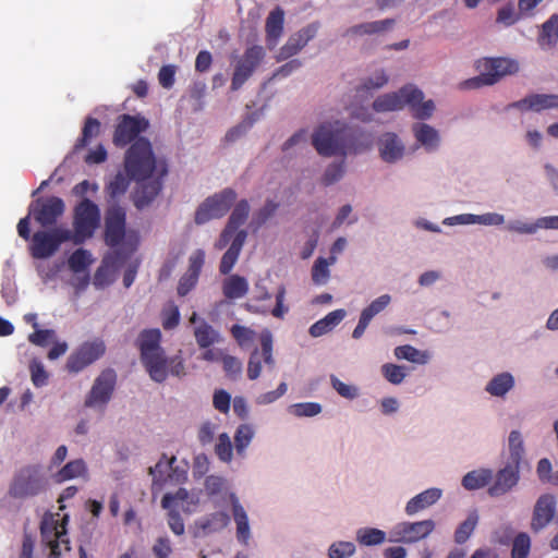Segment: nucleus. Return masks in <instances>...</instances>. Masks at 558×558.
Listing matches in <instances>:
<instances>
[{
    "label": "nucleus",
    "mask_w": 558,
    "mask_h": 558,
    "mask_svg": "<svg viewBox=\"0 0 558 558\" xmlns=\"http://www.w3.org/2000/svg\"><path fill=\"white\" fill-rule=\"evenodd\" d=\"M404 109H408L415 120L410 126L415 147L426 154L438 153L444 145V136L438 128L428 122L437 112V102L427 97L414 83H407L396 90L377 96L372 104V109L353 105L350 108V114L363 122H371L374 120V112H400Z\"/></svg>",
    "instance_id": "f257e3e1"
},
{
    "label": "nucleus",
    "mask_w": 558,
    "mask_h": 558,
    "mask_svg": "<svg viewBox=\"0 0 558 558\" xmlns=\"http://www.w3.org/2000/svg\"><path fill=\"white\" fill-rule=\"evenodd\" d=\"M156 160L151 144L141 137L128 149L124 158L123 173H118L108 184V191L112 197L124 194L130 181L135 183L134 204L143 208L150 204L161 189L160 180L154 175Z\"/></svg>",
    "instance_id": "f03ea898"
},
{
    "label": "nucleus",
    "mask_w": 558,
    "mask_h": 558,
    "mask_svg": "<svg viewBox=\"0 0 558 558\" xmlns=\"http://www.w3.org/2000/svg\"><path fill=\"white\" fill-rule=\"evenodd\" d=\"M204 488L216 508H230L235 525V538L241 545H248L253 537L248 512L230 481L220 475H209L204 481Z\"/></svg>",
    "instance_id": "7ed1b4c3"
},
{
    "label": "nucleus",
    "mask_w": 558,
    "mask_h": 558,
    "mask_svg": "<svg viewBox=\"0 0 558 558\" xmlns=\"http://www.w3.org/2000/svg\"><path fill=\"white\" fill-rule=\"evenodd\" d=\"M77 494L76 486L65 487L58 497L59 511L47 512L40 523L43 547L48 551V558H61L70 550V542L66 532L69 515L62 511L65 501Z\"/></svg>",
    "instance_id": "20e7f679"
},
{
    "label": "nucleus",
    "mask_w": 558,
    "mask_h": 558,
    "mask_svg": "<svg viewBox=\"0 0 558 558\" xmlns=\"http://www.w3.org/2000/svg\"><path fill=\"white\" fill-rule=\"evenodd\" d=\"M96 258L93 253L86 248H76L66 258L65 263H53L51 265L40 264L37 271L40 279L48 283L56 280L61 270L66 267L71 274L69 284L74 289L76 294L84 292L90 283V267Z\"/></svg>",
    "instance_id": "39448f33"
},
{
    "label": "nucleus",
    "mask_w": 558,
    "mask_h": 558,
    "mask_svg": "<svg viewBox=\"0 0 558 558\" xmlns=\"http://www.w3.org/2000/svg\"><path fill=\"white\" fill-rule=\"evenodd\" d=\"M161 332L159 329L144 330L140 335V349L142 362L150 378L157 383L166 380L168 376V361L160 347Z\"/></svg>",
    "instance_id": "423d86ee"
},
{
    "label": "nucleus",
    "mask_w": 558,
    "mask_h": 558,
    "mask_svg": "<svg viewBox=\"0 0 558 558\" xmlns=\"http://www.w3.org/2000/svg\"><path fill=\"white\" fill-rule=\"evenodd\" d=\"M161 332L159 329L144 330L140 335V349L142 362L150 378L157 383L166 380L168 376V361L160 347Z\"/></svg>",
    "instance_id": "0eeeda50"
},
{
    "label": "nucleus",
    "mask_w": 558,
    "mask_h": 558,
    "mask_svg": "<svg viewBox=\"0 0 558 558\" xmlns=\"http://www.w3.org/2000/svg\"><path fill=\"white\" fill-rule=\"evenodd\" d=\"M312 144L320 156H345L347 123L340 120L322 123L312 134Z\"/></svg>",
    "instance_id": "6e6552de"
},
{
    "label": "nucleus",
    "mask_w": 558,
    "mask_h": 558,
    "mask_svg": "<svg viewBox=\"0 0 558 558\" xmlns=\"http://www.w3.org/2000/svg\"><path fill=\"white\" fill-rule=\"evenodd\" d=\"M125 211L119 206H111L106 215V242L110 246H120L121 250L132 253L140 243V235L135 231H125Z\"/></svg>",
    "instance_id": "1a4fd4ad"
},
{
    "label": "nucleus",
    "mask_w": 558,
    "mask_h": 558,
    "mask_svg": "<svg viewBox=\"0 0 558 558\" xmlns=\"http://www.w3.org/2000/svg\"><path fill=\"white\" fill-rule=\"evenodd\" d=\"M480 75L473 81L476 86H490L501 78L519 72L520 63L517 59L509 57L482 58L475 63Z\"/></svg>",
    "instance_id": "9d476101"
},
{
    "label": "nucleus",
    "mask_w": 558,
    "mask_h": 558,
    "mask_svg": "<svg viewBox=\"0 0 558 558\" xmlns=\"http://www.w3.org/2000/svg\"><path fill=\"white\" fill-rule=\"evenodd\" d=\"M287 289L284 286H279L276 292V306L270 311L269 306L264 304L265 301H269L271 294L267 289L263 279L256 280L254 283L253 298L247 301L244 305L246 311L254 314H268L276 318H283L289 312V306L286 304Z\"/></svg>",
    "instance_id": "9b49d317"
},
{
    "label": "nucleus",
    "mask_w": 558,
    "mask_h": 558,
    "mask_svg": "<svg viewBox=\"0 0 558 558\" xmlns=\"http://www.w3.org/2000/svg\"><path fill=\"white\" fill-rule=\"evenodd\" d=\"M436 522L428 518L418 521H399L389 530V542L401 544H415L432 535Z\"/></svg>",
    "instance_id": "f8f14e48"
},
{
    "label": "nucleus",
    "mask_w": 558,
    "mask_h": 558,
    "mask_svg": "<svg viewBox=\"0 0 558 558\" xmlns=\"http://www.w3.org/2000/svg\"><path fill=\"white\" fill-rule=\"evenodd\" d=\"M236 194L231 189H225L205 198L197 207L194 216L196 225L223 217L234 203Z\"/></svg>",
    "instance_id": "ddd939ff"
},
{
    "label": "nucleus",
    "mask_w": 558,
    "mask_h": 558,
    "mask_svg": "<svg viewBox=\"0 0 558 558\" xmlns=\"http://www.w3.org/2000/svg\"><path fill=\"white\" fill-rule=\"evenodd\" d=\"M100 213L97 205L88 199L82 201L75 208L74 231L71 241L81 244L92 238L95 230L99 227Z\"/></svg>",
    "instance_id": "4468645a"
},
{
    "label": "nucleus",
    "mask_w": 558,
    "mask_h": 558,
    "mask_svg": "<svg viewBox=\"0 0 558 558\" xmlns=\"http://www.w3.org/2000/svg\"><path fill=\"white\" fill-rule=\"evenodd\" d=\"M105 352L106 343L101 338L88 339L69 355L65 367L68 372L77 374L102 357Z\"/></svg>",
    "instance_id": "2eb2a0df"
},
{
    "label": "nucleus",
    "mask_w": 558,
    "mask_h": 558,
    "mask_svg": "<svg viewBox=\"0 0 558 558\" xmlns=\"http://www.w3.org/2000/svg\"><path fill=\"white\" fill-rule=\"evenodd\" d=\"M116 374L111 369L101 372L94 380L90 390L85 397L84 405L94 411L104 412L110 402L114 386Z\"/></svg>",
    "instance_id": "dca6fc26"
},
{
    "label": "nucleus",
    "mask_w": 558,
    "mask_h": 558,
    "mask_svg": "<svg viewBox=\"0 0 558 558\" xmlns=\"http://www.w3.org/2000/svg\"><path fill=\"white\" fill-rule=\"evenodd\" d=\"M72 231L58 227L48 231H38L33 235L32 254L35 258H48L63 242L71 241Z\"/></svg>",
    "instance_id": "f3484780"
},
{
    "label": "nucleus",
    "mask_w": 558,
    "mask_h": 558,
    "mask_svg": "<svg viewBox=\"0 0 558 558\" xmlns=\"http://www.w3.org/2000/svg\"><path fill=\"white\" fill-rule=\"evenodd\" d=\"M43 488V475L39 466L27 465L14 475L9 493L14 498H27L39 494Z\"/></svg>",
    "instance_id": "a211bd4d"
},
{
    "label": "nucleus",
    "mask_w": 558,
    "mask_h": 558,
    "mask_svg": "<svg viewBox=\"0 0 558 558\" xmlns=\"http://www.w3.org/2000/svg\"><path fill=\"white\" fill-rule=\"evenodd\" d=\"M376 146L380 160L387 165H398L408 155L405 141L395 131L383 132L376 141Z\"/></svg>",
    "instance_id": "6ab92c4d"
},
{
    "label": "nucleus",
    "mask_w": 558,
    "mask_h": 558,
    "mask_svg": "<svg viewBox=\"0 0 558 558\" xmlns=\"http://www.w3.org/2000/svg\"><path fill=\"white\" fill-rule=\"evenodd\" d=\"M122 252L114 251L104 256L90 281L95 289L105 290L116 282L124 264Z\"/></svg>",
    "instance_id": "aec40b11"
},
{
    "label": "nucleus",
    "mask_w": 558,
    "mask_h": 558,
    "mask_svg": "<svg viewBox=\"0 0 558 558\" xmlns=\"http://www.w3.org/2000/svg\"><path fill=\"white\" fill-rule=\"evenodd\" d=\"M177 462L175 457L163 456L154 468H150V474L153 475V494L159 489L158 484L161 482H171L174 484L183 483L187 477V466L174 465Z\"/></svg>",
    "instance_id": "412c9836"
},
{
    "label": "nucleus",
    "mask_w": 558,
    "mask_h": 558,
    "mask_svg": "<svg viewBox=\"0 0 558 558\" xmlns=\"http://www.w3.org/2000/svg\"><path fill=\"white\" fill-rule=\"evenodd\" d=\"M149 128V121L141 114H122L116 125L113 143L117 146H125L136 138L137 135Z\"/></svg>",
    "instance_id": "4be33fe9"
},
{
    "label": "nucleus",
    "mask_w": 558,
    "mask_h": 558,
    "mask_svg": "<svg viewBox=\"0 0 558 558\" xmlns=\"http://www.w3.org/2000/svg\"><path fill=\"white\" fill-rule=\"evenodd\" d=\"M265 56L266 51L262 46H252L245 50L236 62L231 83L232 89H239L248 80Z\"/></svg>",
    "instance_id": "5701e85b"
},
{
    "label": "nucleus",
    "mask_w": 558,
    "mask_h": 558,
    "mask_svg": "<svg viewBox=\"0 0 558 558\" xmlns=\"http://www.w3.org/2000/svg\"><path fill=\"white\" fill-rule=\"evenodd\" d=\"M201 504L202 494L196 489L178 488L173 493H166L161 499V507L163 509L181 510L187 514L196 512Z\"/></svg>",
    "instance_id": "b1692460"
},
{
    "label": "nucleus",
    "mask_w": 558,
    "mask_h": 558,
    "mask_svg": "<svg viewBox=\"0 0 558 558\" xmlns=\"http://www.w3.org/2000/svg\"><path fill=\"white\" fill-rule=\"evenodd\" d=\"M260 350H254L250 356L247 363V377L251 380L257 379L263 369V363L269 368L275 365V359L272 355V335L269 330H264L259 337Z\"/></svg>",
    "instance_id": "393cba45"
},
{
    "label": "nucleus",
    "mask_w": 558,
    "mask_h": 558,
    "mask_svg": "<svg viewBox=\"0 0 558 558\" xmlns=\"http://www.w3.org/2000/svg\"><path fill=\"white\" fill-rule=\"evenodd\" d=\"M441 223L446 227L456 226H483L501 227L506 225V216L497 211H487L483 214L463 213L442 219Z\"/></svg>",
    "instance_id": "a878e982"
},
{
    "label": "nucleus",
    "mask_w": 558,
    "mask_h": 558,
    "mask_svg": "<svg viewBox=\"0 0 558 558\" xmlns=\"http://www.w3.org/2000/svg\"><path fill=\"white\" fill-rule=\"evenodd\" d=\"M444 497V489L437 486H430L424 490L411 496L403 506V511L408 517H415L434 506Z\"/></svg>",
    "instance_id": "bb28decb"
},
{
    "label": "nucleus",
    "mask_w": 558,
    "mask_h": 558,
    "mask_svg": "<svg viewBox=\"0 0 558 558\" xmlns=\"http://www.w3.org/2000/svg\"><path fill=\"white\" fill-rule=\"evenodd\" d=\"M318 28L317 23H311L292 34L278 50L276 60L283 61L298 54L316 36Z\"/></svg>",
    "instance_id": "cd10ccee"
},
{
    "label": "nucleus",
    "mask_w": 558,
    "mask_h": 558,
    "mask_svg": "<svg viewBox=\"0 0 558 558\" xmlns=\"http://www.w3.org/2000/svg\"><path fill=\"white\" fill-rule=\"evenodd\" d=\"M517 387V378L510 371L494 373L484 385V392L495 400H507Z\"/></svg>",
    "instance_id": "c85d7f7f"
},
{
    "label": "nucleus",
    "mask_w": 558,
    "mask_h": 558,
    "mask_svg": "<svg viewBox=\"0 0 558 558\" xmlns=\"http://www.w3.org/2000/svg\"><path fill=\"white\" fill-rule=\"evenodd\" d=\"M214 512L202 515L194 521L193 531L197 537L219 533L228 527L230 514L225 507L218 508Z\"/></svg>",
    "instance_id": "c756f323"
},
{
    "label": "nucleus",
    "mask_w": 558,
    "mask_h": 558,
    "mask_svg": "<svg viewBox=\"0 0 558 558\" xmlns=\"http://www.w3.org/2000/svg\"><path fill=\"white\" fill-rule=\"evenodd\" d=\"M520 481L519 466L507 464L493 476L492 484L488 487V495L494 498L505 496L510 493Z\"/></svg>",
    "instance_id": "7c9ffc66"
},
{
    "label": "nucleus",
    "mask_w": 558,
    "mask_h": 558,
    "mask_svg": "<svg viewBox=\"0 0 558 558\" xmlns=\"http://www.w3.org/2000/svg\"><path fill=\"white\" fill-rule=\"evenodd\" d=\"M63 211L64 203L58 197L36 201L29 207V215H33L35 220L44 227L54 223Z\"/></svg>",
    "instance_id": "2f4dec72"
},
{
    "label": "nucleus",
    "mask_w": 558,
    "mask_h": 558,
    "mask_svg": "<svg viewBox=\"0 0 558 558\" xmlns=\"http://www.w3.org/2000/svg\"><path fill=\"white\" fill-rule=\"evenodd\" d=\"M557 508V499L553 494L541 495L533 509L531 526L534 531L545 529L554 519Z\"/></svg>",
    "instance_id": "473e14b6"
},
{
    "label": "nucleus",
    "mask_w": 558,
    "mask_h": 558,
    "mask_svg": "<svg viewBox=\"0 0 558 558\" xmlns=\"http://www.w3.org/2000/svg\"><path fill=\"white\" fill-rule=\"evenodd\" d=\"M512 108L521 112H542L558 109L557 94H531L512 104Z\"/></svg>",
    "instance_id": "72a5a7b5"
},
{
    "label": "nucleus",
    "mask_w": 558,
    "mask_h": 558,
    "mask_svg": "<svg viewBox=\"0 0 558 558\" xmlns=\"http://www.w3.org/2000/svg\"><path fill=\"white\" fill-rule=\"evenodd\" d=\"M57 483H63L73 480L89 481V470L85 460L78 458L64 463L60 469L53 472L52 477Z\"/></svg>",
    "instance_id": "f704fd0d"
},
{
    "label": "nucleus",
    "mask_w": 558,
    "mask_h": 558,
    "mask_svg": "<svg viewBox=\"0 0 558 558\" xmlns=\"http://www.w3.org/2000/svg\"><path fill=\"white\" fill-rule=\"evenodd\" d=\"M190 322L196 325L194 337L199 348H208L220 342V333L205 320L199 319L196 313L192 314Z\"/></svg>",
    "instance_id": "c9c22d12"
},
{
    "label": "nucleus",
    "mask_w": 558,
    "mask_h": 558,
    "mask_svg": "<svg viewBox=\"0 0 558 558\" xmlns=\"http://www.w3.org/2000/svg\"><path fill=\"white\" fill-rule=\"evenodd\" d=\"M494 476L490 468H477L466 472L461 478V486L468 492H474L486 487Z\"/></svg>",
    "instance_id": "e433bc0d"
},
{
    "label": "nucleus",
    "mask_w": 558,
    "mask_h": 558,
    "mask_svg": "<svg viewBox=\"0 0 558 558\" xmlns=\"http://www.w3.org/2000/svg\"><path fill=\"white\" fill-rule=\"evenodd\" d=\"M284 12L280 8L272 10L266 20V44L269 49L277 46L283 33Z\"/></svg>",
    "instance_id": "4c0bfd02"
},
{
    "label": "nucleus",
    "mask_w": 558,
    "mask_h": 558,
    "mask_svg": "<svg viewBox=\"0 0 558 558\" xmlns=\"http://www.w3.org/2000/svg\"><path fill=\"white\" fill-rule=\"evenodd\" d=\"M347 317V311L343 308L335 310L325 317L314 323L308 332L313 338L322 337L330 332Z\"/></svg>",
    "instance_id": "58836bf2"
},
{
    "label": "nucleus",
    "mask_w": 558,
    "mask_h": 558,
    "mask_svg": "<svg viewBox=\"0 0 558 558\" xmlns=\"http://www.w3.org/2000/svg\"><path fill=\"white\" fill-rule=\"evenodd\" d=\"M256 436V426L250 422L239 424L234 432V449L238 456L244 457Z\"/></svg>",
    "instance_id": "ea45409f"
},
{
    "label": "nucleus",
    "mask_w": 558,
    "mask_h": 558,
    "mask_svg": "<svg viewBox=\"0 0 558 558\" xmlns=\"http://www.w3.org/2000/svg\"><path fill=\"white\" fill-rule=\"evenodd\" d=\"M335 257H317L311 268V279L315 286H326L331 278V268L336 264Z\"/></svg>",
    "instance_id": "a19ab883"
},
{
    "label": "nucleus",
    "mask_w": 558,
    "mask_h": 558,
    "mask_svg": "<svg viewBox=\"0 0 558 558\" xmlns=\"http://www.w3.org/2000/svg\"><path fill=\"white\" fill-rule=\"evenodd\" d=\"M558 40V14H553L541 25L537 44L542 50H549L555 47Z\"/></svg>",
    "instance_id": "79ce46f5"
},
{
    "label": "nucleus",
    "mask_w": 558,
    "mask_h": 558,
    "mask_svg": "<svg viewBox=\"0 0 558 558\" xmlns=\"http://www.w3.org/2000/svg\"><path fill=\"white\" fill-rule=\"evenodd\" d=\"M248 281L239 275H231L222 282V292L227 299L238 300L248 292Z\"/></svg>",
    "instance_id": "37998d69"
},
{
    "label": "nucleus",
    "mask_w": 558,
    "mask_h": 558,
    "mask_svg": "<svg viewBox=\"0 0 558 558\" xmlns=\"http://www.w3.org/2000/svg\"><path fill=\"white\" fill-rule=\"evenodd\" d=\"M355 539L361 546H379L387 541V533L377 527L364 526L356 530Z\"/></svg>",
    "instance_id": "c03bdc74"
},
{
    "label": "nucleus",
    "mask_w": 558,
    "mask_h": 558,
    "mask_svg": "<svg viewBox=\"0 0 558 558\" xmlns=\"http://www.w3.org/2000/svg\"><path fill=\"white\" fill-rule=\"evenodd\" d=\"M393 355L398 360H405L420 365L427 364L430 360V354L427 351H421L410 344L396 347Z\"/></svg>",
    "instance_id": "a18cd8bd"
},
{
    "label": "nucleus",
    "mask_w": 558,
    "mask_h": 558,
    "mask_svg": "<svg viewBox=\"0 0 558 558\" xmlns=\"http://www.w3.org/2000/svg\"><path fill=\"white\" fill-rule=\"evenodd\" d=\"M507 448L509 452V458L511 460L510 464L520 466V463L523 460L525 453L524 438L520 430L512 429L509 433Z\"/></svg>",
    "instance_id": "49530a36"
},
{
    "label": "nucleus",
    "mask_w": 558,
    "mask_h": 558,
    "mask_svg": "<svg viewBox=\"0 0 558 558\" xmlns=\"http://www.w3.org/2000/svg\"><path fill=\"white\" fill-rule=\"evenodd\" d=\"M542 221V217L535 220L517 218L508 221V223L506 225V230L508 232L520 235H531L535 234L538 230L543 229Z\"/></svg>",
    "instance_id": "de8ad7c7"
},
{
    "label": "nucleus",
    "mask_w": 558,
    "mask_h": 558,
    "mask_svg": "<svg viewBox=\"0 0 558 558\" xmlns=\"http://www.w3.org/2000/svg\"><path fill=\"white\" fill-rule=\"evenodd\" d=\"M380 374L389 384L399 386L408 377L409 368L404 365L388 362L380 366Z\"/></svg>",
    "instance_id": "09e8293b"
},
{
    "label": "nucleus",
    "mask_w": 558,
    "mask_h": 558,
    "mask_svg": "<svg viewBox=\"0 0 558 558\" xmlns=\"http://www.w3.org/2000/svg\"><path fill=\"white\" fill-rule=\"evenodd\" d=\"M243 247V235H238V238L234 240L233 244H231L226 253L223 254L219 269L222 274H229L233 266L235 265L240 253Z\"/></svg>",
    "instance_id": "8fccbe9b"
},
{
    "label": "nucleus",
    "mask_w": 558,
    "mask_h": 558,
    "mask_svg": "<svg viewBox=\"0 0 558 558\" xmlns=\"http://www.w3.org/2000/svg\"><path fill=\"white\" fill-rule=\"evenodd\" d=\"M523 19L525 17L521 14L520 9H515L513 3L508 2L497 10L496 23L505 27H510Z\"/></svg>",
    "instance_id": "3c124183"
},
{
    "label": "nucleus",
    "mask_w": 558,
    "mask_h": 558,
    "mask_svg": "<svg viewBox=\"0 0 558 558\" xmlns=\"http://www.w3.org/2000/svg\"><path fill=\"white\" fill-rule=\"evenodd\" d=\"M287 411L295 418H307L319 415L323 411V407L318 402H299L289 405Z\"/></svg>",
    "instance_id": "603ef678"
},
{
    "label": "nucleus",
    "mask_w": 558,
    "mask_h": 558,
    "mask_svg": "<svg viewBox=\"0 0 558 558\" xmlns=\"http://www.w3.org/2000/svg\"><path fill=\"white\" fill-rule=\"evenodd\" d=\"M478 522V513L473 510L470 511L464 521H462L454 532V541L458 544L465 543L472 535Z\"/></svg>",
    "instance_id": "864d4df0"
},
{
    "label": "nucleus",
    "mask_w": 558,
    "mask_h": 558,
    "mask_svg": "<svg viewBox=\"0 0 558 558\" xmlns=\"http://www.w3.org/2000/svg\"><path fill=\"white\" fill-rule=\"evenodd\" d=\"M330 385L341 398L350 401L357 399L361 395V390L355 384L343 381L336 375L330 376Z\"/></svg>",
    "instance_id": "5fc2aeb1"
},
{
    "label": "nucleus",
    "mask_w": 558,
    "mask_h": 558,
    "mask_svg": "<svg viewBox=\"0 0 558 558\" xmlns=\"http://www.w3.org/2000/svg\"><path fill=\"white\" fill-rule=\"evenodd\" d=\"M234 451V445L232 444L230 436L227 433L219 434L215 445V452L219 460L225 463L232 462Z\"/></svg>",
    "instance_id": "6e6d98bb"
},
{
    "label": "nucleus",
    "mask_w": 558,
    "mask_h": 558,
    "mask_svg": "<svg viewBox=\"0 0 558 558\" xmlns=\"http://www.w3.org/2000/svg\"><path fill=\"white\" fill-rule=\"evenodd\" d=\"M31 381L36 388H43L48 385L50 374L44 363L38 359H33L28 366Z\"/></svg>",
    "instance_id": "4d7b16f0"
},
{
    "label": "nucleus",
    "mask_w": 558,
    "mask_h": 558,
    "mask_svg": "<svg viewBox=\"0 0 558 558\" xmlns=\"http://www.w3.org/2000/svg\"><path fill=\"white\" fill-rule=\"evenodd\" d=\"M392 298L388 293H384L374 299L361 312V315L372 322V319L384 312L391 303Z\"/></svg>",
    "instance_id": "13d9d810"
},
{
    "label": "nucleus",
    "mask_w": 558,
    "mask_h": 558,
    "mask_svg": "<svg viewBox=\"0 0 558 558\" xmlns=\"http://www.w3.org/2000/svg\"><path fill=\"white\" fill-rule=\"evenodd\" d=\"M356 553V546L350 541H336L327 549L328 558H351Z\"/></svg>",
    "instance_id": "bf43d9fd"
},
{
    "label": "nucleus",
    "mask_w": 558,
    "mask_h": 558,
    "mask_svg": "<svg viewBox=\"0 0 558 558\" xmlns=\"http://www.w3.org/2000/svg\"><path fill=\"white\" fill-rule=\"evenodd\" d=\"M278 204L269 201L258 211H256L251 220L250 226L254 231L265 225L277 211Z\"/></svg>",
    "instance_id": "052dcab7"
},
{
    "label": "nucleus",
    "mask_w": 558,
    "mask_h": 558,
    "mask_svg": "<svg viewBox=\"0 0 558 558\" xmlns=\"http://www.w3.org/2000/svg\"><path fill=\"white\" fill-rule=\"evenodd\" d=\"M345 174V162L335 161L328 165L322 177V182L325 185H332L339 182Z\"/></svg>",
    "instance_id": "680f3d73"
},
{
    "label": "nucleus",
    "mask_w": 558,
    "mask_h": 558,
    "mask_svg": "<svg viewBox=\"0 0 558 558\" xmlns=\"http://www.w3.org/2000/svg\"><path fill=\"white\" fill-rule=\"evenodd\" d=\"M231 335L238 344L245 349L250 348L256 339V332L253 329L241 325H233L231 327Z\"/></svg>",
    "instance_id": "e2e57ef3"
},
{
    "label": "nucleus",
    "mask_w": 558,
    "mask_h": 558,
    "mask_svg": "<svg viewBox=\"0 0 558 558\" xmlns=\"http://www.w3.org/2000/svg\"><path fill=\"white\" fill-rule=\"evenodd\" d=\"M389 82V75L384 70H378L371 74L362 84V86L357 89V94L363 93L364 90H375L383 88Z\"/></svg>",
    "instance_id": "0e129e2a"
},
{
    "label": "nucleus",
    "mask_w": 558,
    "mask_h": 558,
    "mask_svg": "<svg viewBox=\"0 0 558 558\" xmlns=\"http://www.w3.org/2000/svg\"><path fill=\"white\" fill-rule=\"evenodd\" d=\"M250 214V205L246 201H241L236 204L234 207L229 221L228 226L232 229L240 230L239 227L244 223V221L247 219Z\"/></svg>",
    "instance_id": "69168bd1"
},
{
    "label": "nucleus",
    "mask_w": 558,
    "mask_h": 558,
    "mask_svg": "<svg viewBox=\"0 0 558 558\" xmlns=\"http://www.w3.org/2000/svg\"><path fill=\"white\" fill-rule=\"evenodd\" d=\"M357 221L356 215L353 213L351 205H342L335 217L332 222L333 228H340L342 226H351Z\"/></svg>",
    "instance_id": "338daca9"
},
{
    "label": "nucleus",
    "mask_w": 558,
    "mask_h": 558,
    "mask_svg": "<svg viewBox=\"0 0 558 558\" xmlns=\"http://www.w3.org/2000/svg\"><path fill=\"white\" fill-rule=\"evenodd\" d=\"M531 549V538L527 534H519L512 545V558H526Z\"/></svg>",
    "instance_id": "774afa93"
}]
</instances>
